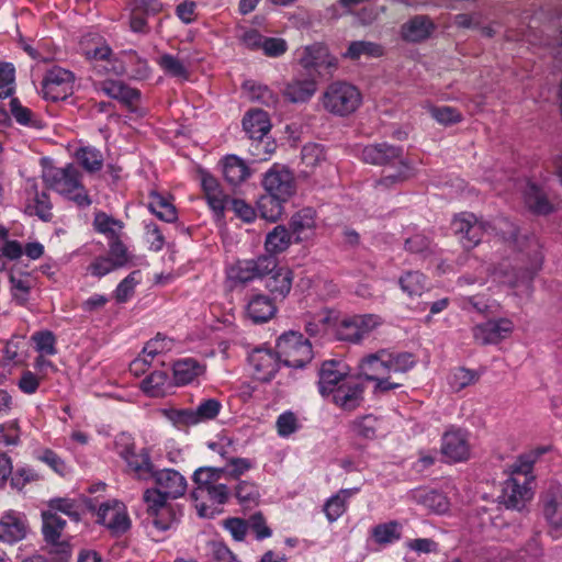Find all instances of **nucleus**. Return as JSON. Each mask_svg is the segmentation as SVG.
<instances>
[{"label":"nucleus","instance_id":"nucleus-51","mask_svg":"<svg viewBox=\"0 0 562 562\" xmlns=\"http://www.w3.org/2000/svg\"><path fill=\"white\" fill-rule=\"evenodd\" d=\"M331 321V313L327 310L319 311L315 314L307 315L304 318L305 331L311 336L315 337L325 331L327 325Z\"/></svg>","mask_w":562,"mask_h":562},{"label":"nucleus","instance_id":"nucleus-57","mask_svg":"<svg viewBox=\"0 0 562 562\" xmlns=\"http://www.w3.org/2000/svg\"><path fill=\"white\" fill-rule=\"evenodd\" d=\"M372 537L379 544L392 543L401 538L398 532V524L396 521H390L386 524L376 525L372 529Z\"/></svg>","mask_w":562,"mask_h":562},{"label":"nucleus","instance_id":"nucleus-36","mask_svg":"<svg viewBox=\"0 0 562 562\" xmlns=\"http://www.w3.org/2000/svg\"><path fill=\"white\" fill-rule=\"evenodd\" d=\"M148 209L164 222L172 223L177 220V211L173 204L167 198L155 191L149 194Z\"/></svg>","mask_w":562,"mask_h":562},{"label":"nucleus","instance_id":"nucleus-1","mask_svg":"<svg viewBox=\"0 0 562 562\" xmlns=\"http://www.w3.org/2000/svg\"><path fill=\"white\" fill-rule=\"evenodd\" d=\"M533 460L528 456L519 457L508 468V477L503 482L498 501L508 509L521 510L532 498Z\"/></svg>","mask_w":562,"mask_h":562},{"label":"nucleus","instance_id":"nucleus-63","mask_svg":"<svg viewBox=\"0 0 562 562\" xmlns=\"http://www.w3.org/2000/svg\"><path fill=\"white\" fill-rule=\"evenodd\" d=\"M477 379L479 374L476 371L467 368H457L452 372L449 383L456 391H461L462 389L473 384Z\"/></svg>","mask_w":562,"mask_h":562},{"label":"nucleus","instance_id":"nucleus-10","mask_svg":"<svg viewBox=\"0 0 562 562\" xmlns=\"http://www.w3.org/2000/svg\"><path fill=\"white\" fill-rule=\"evenodd\" d=\"M277 267V258L261 255L252 259L237 260L227 269V280L234 285H245L256 279H262Z\"/></svg>","mask_w":562,"mask_h":562},{"label":"nucleus","instance_id":"nucleus-31","mask_svg":"<svg viewBox=\"0 0 562 562\" xmlns=\"http://www.w3.org/2000/svg\"><path fill=\"white\" fill-rule=\"evenodd\" d=\"M434 30L431 20L426 15H416L402 25V36L408 42H420L429 37Z\"/></svg>","mask_w":562,"mask_h":562},{"label":"nucleus","instance_id":"nucleus-6","mask_svg":"<svg viewBox=\"0 0 562 562\" xmlns=\"http://www.w3.org/2000/svg\"><path fill=\"white\" fill-rule=\"evenodd\" d=\"M117 454L125 461L127 471L136 479L148 481L155 468L147 448L136 449L133 438L121 434L115 439Z\"/></svg>","mask_w":562,"mask_h":562},{"label":"nucleus","instance_id":"nucleus-17","mask_svg":"<svg viewBox=\"0 0 562 562\" xmlns=\"http://www.w3.org/2000/svg\"><path fill=\"white\" fill-rule=\"evenodd\" d=\"M248 362L256 380L269 382L278 372L282 360L279 351L273 352L271 349L256 348L248 356Z\"/></svg>","mask_w":562,"mask_h":562},{"label":"nucleus","instance_id":"nucleus-7","mask_svg":"<svg viewBox=\"0 0 562 562\" xmlns=\"http://www.w3.org/2000/svg\"><path fill=\"white\" fill-rule=\"evenodd\" d=\"M277 348L282 363L286 367L302 369L313 359L310 340L299 331L282 334L277 340Z\"/></svg>","mask_w":562,"mask_h":562},{"label":"nucleus","instance_id":"nucleus-46","mask_svg":"<svg viewBox=\"0 0 562 562\" xmlns=\"http://www.w3.org/2000/svg\"><path fill=\"white\" fill-rule=\"evenodd\" d=\"M387 357L390 360L387 361L389 375L391 373H406L417 363L415 355L407 351L395 352L387 349Z\"/></svg>","mask_w":562,"mask_h":562},{"label":"nucleus","instance_id":"nucleus-28","mask_svg":"<svg viewBox=\"0 0 562 562\" xmlns=\"http://www.w3.org/2000/svg\"><path fill=\"white\" fill-rule=\"evenodd\" d=\"M277 312L272 299L265 294L252 295L246 305V315L255 324H262L271 319Z\"/></svg>","mask_w":562,"mask_h":562},{"label":"nucleus","instance_id":"nucleus-20","mask_svg":"<svg viewBox=\"0 0 562 562\" xmlns=\"http://www.w3.org/2000/svg\"><path fill=\"white\" fill-rule=\"evenodd\" d=\"M361 159L375 166H393L403 160V148L387 143H374L363 147Z\"/></svg>","mask_w":562,"mask_h":562},{"label":"nucleus","instance_id":"nucleus-52","mask_svg":"<svg viewBox=\"0 0 562 562\" xmlns=\"http://www.w3.org/2000/svg\"><path fill=\"white\" fill-rule=\"evenodd\" d=\"M124 57H126L128 76L132 79L144 80L148 78L150 68L146 59L139 57L134 50L124 53Z\"/></svg>","mask_w":562,"mask_h":562},{"label":"nucleus","instance_id":"nucleus-25","mask_svg":"<svg viewBox=\"0 0 562 562\" xmlns=\"http://www.w3.org/2000/svg\"><path fill=\"white\" fill-rule=\"evenodd\" d=\"M387 349H380L376 352L363 356L358 363L359 373L367 381L389 375Z\"/></svg>","mask_w":562,"mask_h":562},{"label":"nucleus","instance_id":"nucleus-58","mask_svg":"<svg viewBox=\"0 0 562 562\" xmlns=\"http://www.w3.org/2000/svg\"><path fill=\"white\" fill-rule=\"evenodd\" d=\"M158 65L162 68V70L166 74H168L172 77H177V78H181V79H188V77H189L188 70H187L186 66L183 65V63L178 57H176L173 55L164 54L159 58Z\"/></svg>","mask_w":562,"mask_h":562},{"label":"nucleus","instance_id":"nucleus-44","mask_svg":"<svg viewBox=\"0 0 562 562\" xmlns=\"http://www.w3.org/2000/svg\"><path fill=\"white\" fill-rule=\"evenodd\" d=\"M382 55L383 48L381 45L373 42L355 41L349 44L344 57L351 60H358L361 56L380 57Z\"/></svg>","mask_w":562,"mask_h":562},{"label":"nucleus","instance_id":"nucleus-26","mask_svg":"<svg viewBox=\"0 0 562 562\" xmlns=\"http://www.w3.org/2000/svg\"><path fill=\"white\" fill-rule=\"evenodd\" d=\"M318 374V391L323 396L329 395L340 383L347 381L345 366L336 360L324 361Z\"/></svg>","mask_w":562,"mask_h":562},{"label":"nucleus","instance_id":"nucleus-42","mask_svg":"<svg viewBox=\"0 0 562 562\" xmlns=\"http://www.w3.org/2000/svg\"><path fill=\"white\" fill-rule=\"evenodd\" d=\"M398 284L408 296H420L427 289V279L419 271H407L400 278Z\"/></svg>","mask_w":562,"mask_h":562},{"label":"nucleus","instance_id":"nucleus-2","mask_svg":"<svg viewBox=\"0 0 562 562\" xmlns=\"http://www.w3.org/2000/svg\"><path fill=\"white\" fill-rule=\"evenodd\" d=\"M42 179L47 189L74 202L78 207L86 209L92 204L82 183V173L74 164L65 167L49 166L43 170Z\"/></svg>","mask_w":562,"mask_h":562},{"label":"nucleus","instance_id":"nucleus-48","mask_svg":"<svg viewBox=\"0 0 562 562\" xmlns=\"http://www.w3.org/2000/svg\"><path fill=\"white\" fill-rule=\"evenodd\" d=\"M45 512H50L55 516L60 514L66 515L74 521L80 520L79 505L70 498H54L48 502V508Z\"/></svg>","mask_w":562,"mask_h":562},{"label":"nucleus","instance_id":"nucleus-24","mask_svg":"<svg viewBox=\"0 0 562 562\" xmlns=\"http://www.w3.org/2000/svg\"><path fill=\"white\" fill-rule=\"evenodd\" d=\"M42 532L44 540L56 548L63 554L69 552V546L61 540V533L66 526V520L61 516H55L50 512H42Z\"/></svg>","mask_w":562,"mask_h":562},{"label":"nucleus","instance_id":"nucleus-64","mask_svg":"<svg viewBox=\"0 0 562 562\" xmlns=\"http://www.w3.org/2000/svg\"><path fill=\"white\" fill-rule=\"evenodd\" d=\"M168 381V374L165 371H154L142 381V389L153 396L158 395Z\"/></svg>","mask_w":562,"mask_h":562},{"label":"nucleus","instance_id":"nucleus-16","mask_svg":"<svg viewBox=\"0 0 562 562\" xmlns=\"http://www.w3.org/2000/svg\"><path fill=\"white\" fill-rule=\"evenodd\" d=\"M262 186L266 194L279 200L288 201L295 192L293 175L288 169L278 166H273L265 173Z\"/></svg>","mask_w":562,"mask_h":562},{"label":"nucleus","instance_id":"nucleus-40","mask_svg":"<svg viewBox=\"0 0 562 562\" xmlns=\"http://www.w3.org/2000/svg\"><path fill=\"white\" fill-rule=\"evenodd\" d=\"M244 88L248 91L249 98L267 108L276 109L279 104V95L269 87L252 81L244 83Z\"/></svg>","mask_w":562,"mask_h":562},{"label":"nucleus","instance_id":"nucleus-5","mask_svg":"<svg viewBox=\"0 0 562 562\" xmlns=\"http://www.w3.org/2000/svg\"><path fill=\"white\" fill-rule=\"evenodd\" d=\"M361 102L362 95L359 89L347 81L331 82L322 95L324 109L337 116L353 113Z\"/></svg>","mask_w":562,"mask_h":562},{"label":"nucleus","instance_id":"nucleus-47","mask_svg":"<svg viewBox=\"0 0 562 562\" xmlns=\"http://www.w3.org/2000/svg\"><path fill=\"white\" fill-rule=\"evenodd\" d=\"M525 203L537 214H548L551 211L547 198L535 183H528L525 190Z\"/></svg>","mask_w":562,"mask_h":562},{"label":"nucleus","instance_id":"nucleus-13","mask_svg":"<svg viewBox=\"0 0 562 562\" xmlns=\"http://www.w3.org/2000/svg\"><path fill=\"white\" fill-rule=\"evenodd\" d=\"M380 324L381 318L374 314L345 317L337 326L336 337L341 341L357 344Z\"/></svg>","mask_w":562,"mask_h":562},{"label":"nucleus","instance_id":"nucleus-50","mask_svg":"<svg viewBox=\"0 0 562 562\" xmlns=\"http://www.w3.org/2000/svg\"><path fill=\"white\" fill-rule=\"evenodd\" d=\"M393 166L396 168L395 172H390V173L384 175L378 181V186H381L384 188H391L393 186L404 182L409 177H412L413 169L405 159L397 161Z\"/></svg>","mask_w":562,"mask_h":562},{"label":"nucleus","instance_id":"nucleus-41","mask_svg":"<svg viewBox=\"0 0 562 562\" xmlns=\"http://www.w3.org/2000/svg\"><path fill=\"white\" fill-rule=\"evenodd\" d=\"M536 270H525L522 272L516 269H510L507 265H501L494 271L495 278L510 288L518 286L522 282L529 283L535 274Z\"/></svg>","mask_w":562,"mask_h":562},{"label":"nucleus","instance_id":"nucleus-4","mask_svg":"<svg viewBox=\"0 0 562 562\" xmlns=\"http://www.w3.org/2000/svg\"><path fill=\"white\" fill-rule=\"evenodd\" d=\"M169 496L161 490L146 488L143 493V502L146 505L148 521L157 531H167L176 525L182 513L180 508L169 503Z\"/></svg>","mask_w":562,"mask_h":562},{"label":"nucleus","instance_id":"nucleus-45","mask_svg":"<svg viewBox=\"0 0 562 562\" xmlns=\"http://www.w3.org/2000/svg\"><path fill=\"white\" fill-rule=\"evenodd\" d=\"M76 158L80 166L88 172H97L103 166V155L94 147H81L76 151Z\"/></svg>","mask_w":562,"mask_h":562},{"label":"nucleus","instance_id":"nucleus-38","mask_svg":"<svg viewBox=\"0 0 562 562\" xmlns=\"http://www.w3.org/2000/svg\"><path fill=\"white\" fill-rule=\"evenodd\" d=\"M379 426L380 419L372 414H368L359 418H356L350 424L352 434L356 437L366 440H373L376 438Z\"/></svg>","mask_w":562,"mask_h":562},{"label":"nucleus","instance_id":"nucleus-3","mask_svg":"<svg viewBox=\"0 0 562 562\" xmlns=\"http://www.w3.org/2000/svg\"><path fill=\"white\" fill-rule=\"evenodd\" d=\"M225 473V467H201L196 469L192 475L195 484V488L191 493L192 498L198 501L206 495L214 504H226L231 497V491L226 484L218 483Z\"/></svg>","mask_w":562,"mask_h":562},{"label":"nucleus","instance_id":"nucleus-21","mask_svg":"<svg viewBox=\"0 0 562 562\" xmlns=\"http://www.w3.org/2000/svg\"><path fill=\"white\" fill-rule=\"evenodd\" d=\"M29 524L25 516L16 510H8L0 518V541L13 544L25 539Z\"/></svg>","mask_w":562,"mask_h":562},{"label":"nucleus","instance_id":"nucleus-32","mask_svg":"<svg viewBox=\"0 0 562 562\" xmlns=\"http://www.w3.org/2000/svg\"><path fill=\"white\" fill-rule=\"evenodd\" d=\"M412 498L436 514H443L449 509L448 498L435 490L418 488L412 492Z\"/></svg>","mask_w":562,"mask_h":562},{"label":"nucleus","instance_id":"nucleus-62","mask_svg":"<svg viewBox=\"0 0 562 562\" xmlns=\"http://www.w3.org/2000/svg\"><path fill=\"white\" fill-rule=\"evenodd\" d=\"M259 496L258 486L250 481H239L235 487V497L241 505L256 503Z\"/></svg>","mask_w":562,"mask_h":562},{"label":"nucleus","instance_id":"nucleus-56","mask_svg":"<svg viewBox=\"0 0 562 562\" xmlns=\"http://www.w3.org/2000/svg\"><path fill=\"white\" fill-rule=\"evenodd\" d=\"M222 404L216 398L202 400L195 409H192L196 424L214 419L221 412Z\"/></svg>","mask_w":562,"mask_h":562},{"label":"nucleus","instance_id":"nucleus-29","mask_svg":"<svg viewBox=\"0 0 562 562\" xmlns=\"http://www.w3.org/2000/svg\"><path fill=\"white\" fill-rule=\"evenodd\" d=\"M266 288L274 297L284 299L292 288V271L278 266L266 274Z\"/></svg>","mask_w":562,"mask_h":562},{"label":"nucleus","instance_id":"nucleus-39","mask_svg":"<svg viewBox=\"0 0 562 562\" xmlns=\"http://www.w3.org/2000/svg\"><path fill=\"white\" fill-rule=\"evenodd\" d=\"M9 282L11 284V295L18 305H25L30 299V292L32 289V283L29 273H22L21 276H15L13 270L9 273Z\"/></svg>","mask_w":562,"mask_h":562},{"label":"nucleus","instance_id":"nucleus-49","mask_svg":"<svg viewBox=\"0 0 562 562\" xmlns=\"http://www.w3.org/2000/svg\"><path fill=\"white\" fill-rule=\"evenodd\" d=\"M460 306L463 310L475 311L480 314L488 315L496 312L497 305L491 302L485 295H469L460 297Z\"/></svg>","mask_w":562,"mask_h":562},{"label":"nucleus","instance_id":"nucleus-22","mask_svg":"<svg viewBox=\"0 0 562 562\" xmlns=\"http://www.w3.org/2000/svg\"><path fill=\"white\" fill-rule=\"evenodd\" d=\"M150 479L155 482L154 488L161 490L164 494L172 499L181 497L187 491L186 477L173 469L156 470L154 468Z\"/></svg>","mask_w":562,"mask_h":562},{"label":"nucleus","instance_id":"nucleus-15","mask_svg":"<svg viewBox=\"0 0 562 562\" xmlns=\"http://www.w3.org/2000/svg\"><path fill=\"white\" fill-rule=\"evenodd\" d=\"M441 453L449 462H463L470 458L469 432L451 427L441 438Z\"/></svg>","mask_w":562,"mask_h":562},{"label":"nucleus","instance_id":"nucleus-33","mask_svg":"<svg viewBox=\"0 0 562 562\" xmlns=\"http://www.w3.org/2000/svg\"><path fill=\"white\" fill-rule=\"evenodd\" d=\"M223 175L225 180L235 187L250 176V170L243 159L235 155H229L223 161Z\"/></svg>","mask_w":562,"mask_h":562},{"label":"nucleus","instance_id":"nucleus-59","mask_svg":"<svg viewBox=\"0 0 562 562\" xmlns=\"http://www.w3.org/2000/svg\"><path fill=\"white\" fill-rule=\"evenodd\" d=\"M224 467L226 468L225 475L231 479L238 480L255 467V462L248 458L227 456V462Z\"/></svg>","mask_w":562,"mask_h":562},{"label":"nucleus","instance_id":"nucleus-18","mask_svg":"<svg viewBox=\"0 0 562 562\" xmlns=\"http://www.w3.org/2000/svg\"><path fill=\"white\" fill-rule=\"evenodd\" d=\"M514 330L509 318L488 319L472 328L474 340L483 346L496 345L507 338Z\"/></svg>","mask_w":562,"mask_h":562},{"label":"nucleus","instance_id":"nucleus-19","mask_svg":"<svg viewBox=\"0 0 562 562\" xmlns=\"http://www.w3.org/2000/svg\"><path fill=\"white\" fill-rule=\"evenodd\" d=\"M98 522L109 528L113 533H124L131 526L125 506L122 502L110 501L100 505L97 512Z\"/></svg>","mask_w":562,"mask_h":562},{"label":"nucleus","instance_id":"nucleus-27","mask_svg":"<svg viewBox=\"0 0 562 562\" xmlns=\"http://www.w3.org/2000/svg\"><path fill=\"white\" fill-rule=\"evenodd\" d=\"M317 90L315 77L307 75L305 78L294 77L286 83L283 95L292 103H304L312 99Z\"/></svg>","mask_w":562,"mask_h":562},{"label":"nucleus","instance_id":"nucleus-14","mask_svg":"<svg viewBox=\"0 0 562 562\" xmlns=\"http://www.w3.org/2000/svg\"><path fill=\"white\" fill-rule=\"evenodd\" d=\"M75 76L61 67H53L43 78L41 93L45 100L57 102L72 92Z\"/></svg>","mask_w":562,"mask_h":562},{"label":"nucleus","instance_id":"nucleus-9","mask_svg":"<svg viewBox=\"0 0 562 562\" xmlns=\"http://www.w3.org/2000/svg\"><path fill=\"white\" fill-rule=\"evenodd\" d=\"M299 65L311 77L331 75L338 67V59L331 55L326 45L313 43L296 50Z\"/></svg>","mask_w":562,"mask_h":562},{"label":"nucleus","instance_id":"nucleus-30","mask_svg":"<svg viewBox=\"0 0 562 562\" xmlns=\"http://www.w3.org/2000/svg\"><path fill=\"white\" fill-rule=\"evenodd\" d=\"M172 371L175 383L177 385H186L202 375L205 367L193 358H184L173 363Z\"/></svg>","mask_w":562,"mask_h":562},{"label":"nucleus","instance_id":"nucleus-61","mask_svg":"<svg viewBox=\"0 0 562 562\" xmlns=\"http://www.w3.org/2000/svg\"><path fill=\"white\" fill-rule=\"evenodd\" d=\"M109 258L120 268L125 267L131 260L127 247L120 239V236L109 240Z\"/></svg>","mask_w":562,"mask_h":562},{"label":"nucleus","instance_id":"nucleus-11","mask_svg":"<svg viewBox=\"0 0 562 562\" xmlns=\"http://www.w3.org/2000/svg\"><path fill=\"white\" fill-rule=\"evenodd\" d=\"M243 127L246 134L255 143L251 150L259 159H267L274 150L270 143L263 144V137L270 132L271 123L267 112L262 110H249L243 119Z\"/></svg>","mask_w":562,"mask_h":562},{"label":"nucleus","instance_id":"nucleus-34","mask_svg":"<svg viewBox=\"0 0 562 562\" xmlns=\"http://www.w3.org/2000/svg\"><path fill=\"white\" fill-rule=\"evenodd\" d=\"M171 348V340L158 334L155 338L150 339L146 342L143 348V357L140 359H136L132 363L133 370L137 371L140 369L142 364H150L153 359L168 351Z\"/></svg>","mask_w":562,"mask_h":562},{"label":"nucleus","instance_id":"nucleus-35","mask_svg":"<svg viewBox=\"0 0 562 562\" xmlns=\"http://www.w3.org/2000/svg\"><path fill=\"white\" fill-rule=\"evenodd\" d=\"M291 245V233L283 225H277L266 236L265 248L267 255L273 256L283 252Z\"/></svg>","mask_w":562,"mask_h":562},{"label":"nucleus","instance_id":"nucleus-55","mask_svg":"<svg viewBox=\"0 0 562 562\" xmlns=\"http://www.w3.org/2000/svg\"><path fill=\"white\" fill-rule=\"evenodd\" d=\"M93 226L97 232L106 235L109 240L117 237V229L123 227L122 222L109 216L104 212H99L94 215Z\"/></svg>","mask_w":562,"mask_h":562},{"label":"nucleus","instance_id":"nucleus-54","mask_svg":"<svg viewBox=\"0 0 562 562\" xmlns=\"http://www.w3.org/2000/svg\"><path fill=\"white\" fill-rule=\"evenodd\" d=\"M15 91V68L11 63H0V99L13 95Z\"/></svg>","mask_w":562,"mask_h":562},{"label":"nucleus","instance_id":"nucleus-53","mask_svg":"<svg viewBox=\"0 0 562 562\" xmlns=\"http://www.w3.org/2000/svg\"><path fill=\"white\" fill-rule=\"evenodd\" d=\"M314 226V212L311 209L301 210L291 217L290 227L293 234L297 235V239H302V235L312 231Z\"/></svg>","mask_w":562,"mask_h":562},{"label":"nucleus","instance_id":"nucleus-23","mask_svg":"<svg viewBox=\"0 0 562 562\" xmlns=\"http://www.w3.org/2000/svg\"><path fill=\"white\" fill-rule=\"evenodd\" d=\"M364 385L347 380L340 383L330 394L333 402L344 411H353L362 405L364 401Z\"/></svg>","mask_w":562,"mask_h":562},{"label":"nucleus","instance_id":"nucleus-37","mask_svg":"<svg viewBox=\"0 0 562 562\" xmlns=\"http://www.w3.org/2000/svg\"><path fill=\"white\" fill-rule=\"evenodd\" d=\"M358 491L357 487L340 490L325 503L324 512L330 522L336 521L346 512L347 499Z\"/></svg>","mask_w":562,"mask_h":562},{"label":"nucleus","instance_id":"nucleus-8","mask_svg":"<svg viewBox=\"0 0 562 562\" xmlns=\"http://www.w3.org/2000/svg\"><path fill=\"white\" fill-rule=\"evenodd\" d=\"M539 506L548 526V535L558 540L562 537V484L549 482L540 494Z\"/></svg>","mask_w":562,"mask_h":562},{"label":"nucleus","instance_id":"nucleus-43","mask_svg":"<svg viewBox=\"0 0 562 562\" xmlns=\"http://www.w3.org/2000/svg\"><path fill=\"white\" fill-rule=\"evenodd\" d=\"M284 202V200H279L272 195L265 194L258 200L257 209L263 220L276 223L283 213Z\"/></svg>","mask_w":562,"mask_h":562},{"label":"nucleus","instance_id":"nucleus-60","mask_svg":"<svg viewBox=\"0 0 562 562\" xmlns=\"http://www.w3.org/2000/svg\"><path fill=\"white\" fill-rule=\"evenodd\" d=\"M164 415L173 426H176L179 429H181L183 427H188V426L198 425L196 419H195L191 408L165 409Z\"/></svg>","mask_w":562,"mask_h":562},{"label":"nucleus","instance_id":"nucleus-12","mask_svg":"<svg viewBox=\"0 0 562 562\" xmlns=\"http://www.w3.org/2000/svg\"><path fill=\"white\" fill-rule=\"evenodd\" d=\"M488 228H492L488 223L479 221L470 212L456 215L451 222L452 232L458 236L462 247L467 250L477 246Z\"/></svg>","mask_w":562,"mask_h":562}]
</instances>
